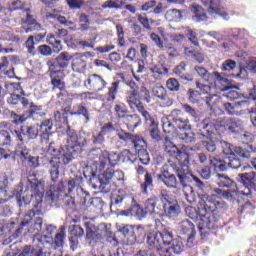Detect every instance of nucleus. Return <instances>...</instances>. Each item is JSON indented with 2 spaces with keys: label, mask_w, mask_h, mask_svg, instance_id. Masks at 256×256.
Segmentation results:
<instances>
[{
  "label": "nucleus",
  "mask_w": 256,
  "mask_h": 256,
  "mask_svg": "<svg viewBox=\"0 0 256 256\" xmlns=\"http://www.w3.org/2000/svg\"><path fill=\"white\" fill-rule=\"evenodd\" d=\"M67 135V148L66 150H57L64 165H69L73 161V155H75V147H83L87 143V140L83 135L77 134L75 130L68 128Z\"/></svg>",
  "instance_id": "nucleus-1"
},
{
  "label": "nucleus",
  "mask_w": 256,
  "mask_h": 256,
  "mask_svg": "<svg viewBox=\"0 0 256 256\" xmlns=\"http://www.w3.org/2000/svg\"><path fill=\"white\" fill-rule=\"evenodd\" d=\"M37 239L39 250L33 249L32 246H25L19 254L14 252L13 256H43L45 249H51L53 247V239L51 237L44 235Z\"/></svg>",
  "instance_id": "nucleus-2"
},
{
  "label": "nucleus",
  "mask_w": 256,
  "mask_h": 256,
  "mask_svg": "<svg viewBox=\"0 0 256 256\" xmlns=\"http://www.w3.org/2000/svg\"><path fill=\"white\" fill-rule=\"evenodd\" d=\"M160 195L166 217H169V219H177L178 215H181V206H179L177 200L172 198L167 190H162Z\"/></svg>",
  "instance_id": "nucleus-3"
},
{
  "label": "nucleus",
  "mask_w": 256,
  "mask_h": 256,
  "mask_svg": "<svg viewBox=\"0 0 256 256\" xmlns=\"http://www.w3.org/2000/svg\"><path fill=\"white\" fill-rule=\"evenodd\" d=\"M135 203V196L125 190H119L117 195L112 199L111 208L119 207L120 209H131Z\"/></svg>",
  "instance_id": "nucleus-4"
},
{
  "label": "nucleus",
  "mask_w": 256,
  "mask_h": 256,
  "mask_svg": "<svg viewBox=\"0 0 256 256\" xmlns=\"http://www.w3.org/2000/svg\"><path fill=\"white\" fill-rule=\"evenodd\" d=\"M237 181L243 183L247 192H241L240 195H244L245 197H251V191H256V174L255 172L238 174Z\"/></svg>",
  "instance_id": "nucleus-5"
},
{
  "label": "nucleus",
  "mask_w": 256,
  "mask_h": 256,
  "mask_svg": "<svg viewBox=\"0 0 256 256\" xmlns=\"http://www.w3.org/2000/svg\"><path fill=\"white\" fill-rule=\"evenodd\" d=\"M201 2L203 5H208V11L212 15H220V17H223L226 21L229 19V14L224 12L225 9H227V5H225L223 0H201Z\"/></svg>",
  "instance_id": "nucleus-6"
},
{
  "label": "nucleus",
  "mask_w": 256,
  "mask_h": 256,
  "mask_svg": "<svg viewBox=\"0 0 256 256\" xmlns=\"http://www.w3.org/2000/svg\"><path fill=\"white\" fill-rule=\"evenodd\" d=\"M84 85L90 91H96V93H99L107 87V82L103 80L101 76L93 74L88 77L84 82Z\"/></svg>",
  "instance_id": "nucleus-7"
},
{
  "label": "nucleus",
  "mask_w": 256,
  "mask_h": 256,
  "mask_svg": "<svg viewBox=\"0 0 256 256\" xmlns=\"http://www.w3.org/2000/svg\"><path fill=\"white\" fill-rule=\"evenodd\" d=\"M73 59V55L69 54V52H62L56 57V64L54 62H49L48 66L51 73H55V69L59 67V69H67L69 67V63Z\"/></svg>",
  "instance_id": "nucleus-8"
},
{
  "label": "nucleus",
  "mask_w": 256,
  "mask_h": 256,
  "mask_svg": "<svg viewBox=\"0 0 256 256\" xmlns=\"http://www.w3.org/2000/svg\"><path fill=\"white\" fill-rule=\"evenodd\" d=\"M196 87L197 89H199V91H201V93H203V95H209L206 97V104L208 105V107H210V109H213V107L219 105L221 99L219 98V96L211 94V86L197 82Z\"/></svg>",
  "instance_id": "nucleus-9"
},
{
  "label": "nucleus",
  "mask_w": 256,
  "mask_h": 256,
  "mask_svg": "<svg viewBox=\"0 0 256 256\" xmlns=\"http://www.w3.org/2000/svg\"><path fill=\"white\" fill-rule=\"evenodd\" d=\"M178 229L182 235H187V233H190V236L187 239V245L188 247H192L193 239H195L196 234L195 225L188 220H183L182 222L178 223Z\"/></svg>",
  "instance_id": "nucleus-10"
},
{
  "label": "nucleus",
  "mask_w": 256,
  "mask_h": 256,
  "mask_svg": "<svg viewBox=\"0 0 256 256\" xmlns=\"http://www.w3.org/2000/svg\"><path fill=\"white\" fill-rule=\"evenodd\" d=\"M222 148L224 155H229V157L233 155H238V157H243V159H249L251 157L249 150L245 151L241 147H233V145L227 142H223Z\"/></svg>",
  "instance_id": "nucleus-11"
},
{
  "label": "nucleus",
  "mask_w": 256,
  "mask_h": 256,
  "mask_svg": "<svg viewBox=\"0 0 256 256\" xmlns=\"http://www.w3.org/2000/svg\"><path fill=\"white\" fill-rule=\"evenodd\" d=\"M118 138L121 141H132L134 143V147H145V140L141 139V137L137 135H131L129 132H125L123 130L118 131L117 133Z\"/></svg>",
  "instance_id": "nucleus-12"
},
{
  "label": "nucleus",
  "mask_w": 256,
  "mask_h": 256,
  "mask_svg": "<svg viewBox=\"0 0 256 256\" xmlns=\"http://www.w3.org/2000/svg\"><path fill=\"white\" fill-rule=\"evenodd\" d=\"M217 185L219 187H226V189H232V193H239V190L236 188L237 184L229 176L225 174H217Z\"/></svg>",
  "instance_id": "nucleus-13"
},
{
  "label": "nucleus",
  "mask_w": 256,
  "mask_h": 256,
  "mask_svg": "<svg viewBox=\"0 0 256 256\" xmlns=\"http://www.w3.org/2000/svg\"><path fill=\"white\" fill-rule=\"evenodd\" d=\"M14 133L19 141H23V135H26L29 139H37V136L39 135V128L36 126H27L22 127L21 132L15 130Z\"/></svg>",
  "instance_id": "nucleus-14"
},
{
  "label": "nucleus",
  "mask_w": 256,
  "mask_h": 256,
  "mask_svg": "<svg viewBox=\"0 0 256 256\" xmlns=\"http://www.w3.org/2000/svg\"><path fill=\"white\" fill-rule=\"evenodd\" d=\"M158 202L159 198L157 197L149 198L144 202V210L147 215H161V209L157 206Z\"/></svg>",
  "instance_id": "nucleus-15"
},
{
  "label": "nucleus",
  "mask_w": 256,
  "mask_h": 256,
  "mask_svg": "<svg viewBox=\"0 0 256 256\" xmlns=\"http://www.w3.org/2000/svg\"><path fill=\"white\" fill-rule=\"evenodd\" d=\"M199 127V135H201L202 137H206V139L207 135H213V133L217 131V126H215V124H213V122H211L209 119L203 120L199 124Z\"/></svg>",
  "instance_id": "nucleus-16"
},
{
  "label": "nucleus",
  "mask_w": 256,
  "mask_h": 256,
  "mask_svg": "<svg viewBox=\"0 0 256 256\" xmlns=\"http://www.w3.org/2000/svg\"><path fill=\"white\" fill-rule=\"evenodd\" d=\"M126 103L129 105L130 109H139V107L143 106L141 98L139 97V92L135 89L128 92L126 96Z\"/></svg>",
  "instance_id": "nucleus-17"
},
{
  "label": "nucleus",
  "mask_w": 256,
  "mask_h": 256,
  "mask_svg": "<svg viewBox=\"0 0 256 256\" xmlns=\"http://www.w3.org/2000/svg\"><path fill=\"white\" fill-rule=\"evenodd\" d=\"M199 209L201 211H205V213H213L215 210V202H213V199L209 197L208 195H201L200 196V202H199Z\"/></svg>",
  "instance_id": "nucleus-18"
},
{
  "label": "nucleus",
  "mask_w": 256,
  "mask_h": 256,
  "mask_svg": "<svg viewBox=\"0 0 256 256\" xmlns=\"http://www.w3.org/2000/svg\"><path fill=\"white\" fill-rule=\"evenodd\" d=\"M71 61H72L71 67L76 73H81V71H85V67H87V64L83 59V54L75 53L74 55H72Z\"/></svg>",
  "instance_id": "nucleus-19"
},
{
  "label": "nucleus",
  "mask_w": 256,
  "mask_h": 256,
  "mask_svg": "<svg viewBox=\"0 0 256 256\" xmlns=\"http://www.w3.org/2000/svg\"><path fill=\"white\" fill-rule=\"evenodd\" d=\"M159 181H162L166 187L169 189L177 188L178 182L177 178L173 174H169V172H163L158 176Z\"/></svg>",
  "instance_id": "nucleus-20"
},
{
  "label": "nucleus",
  "mask_w": 256,
  "mask_h": 256,
  "mask_svg": "<svg viewBox=\"0 0 256 256\" xmlns=\"http://www.w3.org/2000/svg\"><path fill=\"white\" fill-rule=\"evenodd\" d=\"M119 85H121V82L116 81L108 87V92L106 96L103 98V101H105V103H109L117 99V93H119V89H121Z\"/></svg>",
  "instance_id": "nucleus-21"
},
{
  "label": "nucleus",
  "mask_w": 256,
  "mask_h": 256,
  "mask_svg": "<svg viewBox=\"0 0 256 256\" xmlns=\"http://www.w3.org/2000/svg\"><path fill=\"white\" fill-rule=\"evenodd\" d=\"M61 193H63L61 188L50 186V188L46 191L45 201H48V203H55V201H59Z\"/></svg>",
  "instance_id": "nucleus-22"
},
{
  "label": "nucleus",
  "mask_w": 256,
  "mask_h": 256,
  "mask_svg": "<svg viewBox=\"0 0 256 256\" xmlns=\"http://www.w3.org/2000/svg\"><path fill=\"white\" fill-rule=\"evenodd\" d=\"M165 19L168 23H179L183 19V11L178 9H170L165 13Z\"/></svg>",
  "instance_id": "nucleus-23"
},
{
  "label": "nucleus",
  "mask_w": 256,
  "mask_h": 256,
  "mask_svg": "<svg viewBox=\"0 0 256 256\" xmlns=\"http://www.w3.org/2000/svg\"><path fill=\"white\" fill-rule=\"evenodd\" d=\"M89 157L95 163H98L99 165H101V167H103L105 157H107V151H103L100 148H96L90 151Z\"/></svg>",
  "instance_id": "nucleus-24"
},
{
  "label": "nucleus",
  "mask_w": 256,
  "mask_h": 256,
  "mask_svg": "<svg viewBox=\"0 0 256 256\" xmlns=\"http://www.w3.org/2000/svg\"><path fill=\"white\" fill-rule=\"evenodd\" d=\"M123 123L127 125L128 129H135L139 126H141V119L137 117V115H128L126 114L122 118Z\"/></svg>",
  "instance_id": "nucleus-25"
},
{
  "label": "nucleus",
  "mask_w": 256,
  "mask_h": 256,
  "mask_svg": "<svg viewBox=\"0 0 256 256\" xmlns=\"http://www.w3.org/2000/svg\"><path fill=\"white\" fill-rule=\"evenodd\" d=\"M226 126L232 133H239L240 129H243V121L237 118H227L225 120Z\"/></svg>",
  "instance_id": "nucleus-26"
},
{
  "label": "nucleus",
  "mask_w": 256,
  "mask_h": 256,
  "mask_svg": "<svg viewBox=\"0 0 256 256\" xmlns=\"http://www.w3.org/2000/svg\"><path fill=\"white\" fill-rule=\"evenodd\" d=\"M147 243L150 249H157V251H159V249L161 248V245H163L161 242V238L159 236V232L151 233L147 237Z\"/></svg>",
  "instance_id": "nucleus-27"
},
{
  "label": "nucleus",
  "mask_w": 256,
  "mask_h": 256,
  "mask_svg": "<svg viewBox=\"0 0 256 256\" xmlns=\"http://www.w3.org/2000/svg\"><path fill=\"white\" fill-rule=\"evenodd\" d=\"M162 245H171L175 239H173V232L169 228H164L161 232H158Z\"/></svg>",
  "instance_id": "nucleus-28"
},
{
  "label": "nucleus",
  "mask_w": 256,
  "mask_h": 256,
  "mask_svg": "<svg viewBox=\"0 0 256 256\" xmlns=\"http://www.w3.org/2000/svg\"><path fill=\"white\" fill-rule=\"evenodd\" d=\"M119 162H121L120 154H117L115 152L109 154V152H107V156L104 158L102 168H104L106 165H111L112 167H114V165H117Z\"/></svg>",
  "instance_id": "nucleus-29"
},
{
  "label": "nucleus",
  "mask_w": 256,
  "mask_h": 256,
  "mask_svg": "<svg viewBox=\"0 0 256 256\" xmlns=\"http://www.w3.org/2000/svg\"><path fill=\"white\" fill-rule=\"evenodd\" d=\"M146 147H147V143H145V147L143 146L135 147L136 152L138 153L139 161L143 165H149V161H151V159L149 158V153L146 150Z\"/></svg>",
  "instance_id": "nucleus-30"
},
{
  "label": "nucleus",
  "mask_w": 256,
  "mask_h": 256,
  "mask_svg": "<svg viewBox=\"0 0 256 256\" xmlns=\"http://www.w3.org/2000/svg\"><path fill=\"white\" fill-rule=\"evenodd\" d=\"M152 93L154 97H157V99H160L161 101H167V99H169L167 96V90L161 84H156L152 88Z\"/></svg>",
  "instance_id": "nucleus-31"
},
{
  "label": "nucleus",
  "mask_w": 256,
  "mask_h": 256,
  "mask_svg": "<svg viewBox=\"0 0 256 256\" xmlns=\"http://www.w3.org/2000/svg\"><path fill=\"white\" fill-rule=\"evenodd\" d=\"M29 114L33 119H43L47 115L43 112V106H37L33 103L30 104Z\"/></svg>",
  "instance_id": "nucleus-32"
},
{
  "label": "nucleus",
  "mask_w": 256,
  "mask_h": 256,
  "mask_svg": "<svg viewBox=\"0 0 256 256\" xmlns=\"http://www.w3.org/2000/svg\"><path fill=\"white\" fill-rule=\"evenodd\" d=\"M191 11L194 12V21L199 22V21H206L207 20V14L203 12V9L201 6L194 4L190 6Z\"/></svg>",
  "instance_id": "nucleus-33"
},
{
  "label": "nucleus",
  "mask_w": 256,
  "mask_h": 256,
  "mask_svg": "<svg viewBox=\"0 0 256 256\" xmlns=\"http://www.w3.org/2000/svg\"><path fill=\"white\" fill-rule=\"evenodd\" d=\"M161 123L164 133H167L168 135L175 137V126L171 124V121H169V118H167V116L162 117Z\"/></svg>",
  "instance_id": "nucleus-34"
},
{
  "label": "nucleus",
  "mask_w": 256,
  "mask_h": 256,
  "mask_svg": "<svg viewBox=\"0 0 256 256\" xmlns=\"http://www.w3.org/2000/svg\"><path fill=\"white\" fill-rule=\"evenodd\" d=\"M114 113L118 119H122L129 113V109H127V105L123 102H118L114 105Z\"/></svg>",
  "instance_id": "nucleus-35"
},
{
  "label": "nucleus",
  "mask_w": 256,
  "mask_h": 256,
  "mask_svg": "<svg viewBox=\"0 0 256 256\" xmlns=\"http://www.w3.org/2000/svg\"><path fill=\"white\" fill-rule=\"evenodd\" d=\"M210 164H212L213 167H216V169H219V171H227V169H229L227 158L225 160H221L215 157H211Z\"/></svg>",
  "instance_id": "nucleus-36"
},
{
  "label": "nucleus",
  "mask_w": 256,
  "mask_h": 256,
  "mask_svg": "<svg viewBox=\"0 0 256 256\" xmlns=\"http://www.w3.org/2000/svg\"><path fill=\"white\" fill-rule=\"evenodd\" d=\"M164 149H165L166 153L168 155H170L171 157H175L176 154L179 152V148H177V146L175 144H173V142H171V140H169V138L165 139Z\"/></svg>",
  "instance_id": "nucleus-37"
},
{
  "label": "nucleus",
  "mask_w": 256,
  "mask_h": 256,
  "mask_svg": "<svg viewBox=\"0 0 256 256\" xmlns=\"http://www.w3.org/2000/svg\"><path fill=\"white\" fill-rule=\"evenodd\" d=\"M22 193H23V185L20 184L17 186V188L13 192V197H16L19 207H23V203L24 205H29V202L25 200V196H21Z\"/></svg>",
  "instance_id": "nucleus-38"
},
{
  "label": "nucleus",
  "mask_w": 256,
  "mask_h": 256,
  "mask_svg": "<svg viewBox=\"0 0 256 256\" xmlns=\"http://www.w3.org/2000/svg\"><path fill=\"white\" fill-rule=\"evenodd\" d=\"M30 183L33 190L36 192V195H38V197H43V193H45V180H35Z\"/></svg>",
  "instance_id": "nucleus-39"
},
{
  "label": "nucleus",
  "mask_w": 256,
  "mask_h": 256,
  "mask_svg": "<svg viewBox=\"0 0 256 256\" xmlns=\"http://www.w3.org/2000/svg\"><path fill=\"white\" fill-rule=\"evenodd\" d=\"M129 211H133L134 215L138 217V219H144V217H147V212L145 210V206L141 208L139 204L135 201L133 205L130 207Z\"/></svg>",
  "instance_id": "nucleus-40"
},
{
  "label": "nucleus",
  "mask_w": 256,
  "mask_h": 256,
  "mask_svg": "<svg viewBox=\"0 0 256 256\" xmlns=\"http://www.w3.org/2000/svg\"><path fill=\"white\" fill-rule=\"evenodd\" d=\"M51 169L50 175L52 181H57L59 179V160L55 158L54 160L50 161Z\"/></svg>",
  "instance_id": "nucleus-41"
},
{
  "label": "nucleus",
  "mask_w": 256,
  "mask_h": 256,
  "mask_svg": "<svg viewBox=\"0 0 256 256\" xmlns=\"http://www.w3.org/2000/svg\"><path fill=\"white\" fill-rule=\"evenodd\" d=\"M171 243H172V246L170 249L176 255H179V253H181V251L185 249V245H183V239L181 238H175Z\"/></svg>",
  "instance_id": "nucleus-42"
},
{
  "label": "nucleus",
  "mask_w": 256,
  "mask_h": 256,
  "mask_svg": "<svg viewBox=\"0 0 256 256\" xmlns=\"http://www.w3.org/2000/svg\"><path fill=\"white\" fill-rule=\"evenodd\" d=\"M65 237H66L65 228L61 226L59 229V232L56 234L54 238V243L56 247H63L65 243Z\"/></svg>",
  "instance_id": "nucleus-43"
},
{
  "label": "nucleus",
  "mask_w": 256,
  "mask_h": 256,
  "mask_svg": "<svg viewBox=\"0 0 256 256\" xmlns=\"http://www.w3.org/2000/svg\"><path fill=\"white\" fill-rule=\"evenodd\" d=\"M217 143V140H213V138H207V140L202 142V145L209 153H215V151H217Z\"/></svg>",
  "instance_id": "nucleus-44"
},
{
  "label": "nucleus",
  "mask_w": 256,
  "mask_h": 256,
  "mask_svg": "<svg viewBox=\"0 0 256 256\" xmlns=\"http://www.w3.org/2000/svg\"><path fill=\"white\" fill-rule=\"evenodd\" d=\"M179 165H182V167H187L189 165V154L185 153V152H181V150H178L176 156H174Z\"/></svg>",
  "instance_id": "nucleus-45"
},
{
  "label": "nucleus",
  "mask_w": 256,
  "mask_h": 256,
  "mask_svg": "<svg viewBox=\"0 0 256 256\" xmlns=\"http://www.w3.org/2000/svg\"><path fill=\"white\" fill-rule=\"evenodd\" d=\"M150 136L154 141H161V131H159V124L157 122L150 124Z\"/></svg>",
  "instance_id": "nucleus-46"
},
{
  "label": "nucleus",
  "mask_w": 256,
  "mask_h": 256,
  "mask_svg": "<svg viewBox=\"0 0 256 256\" xmlns=\"http://www.w3.org/2000/svg\"><path fill=\"white\" fill-rule=\"evenodd\" d=\"M151 187H153V177L151 176V174L146 173L145 181L143 184H141V192L144 195H147V189H151Z\"/></svg>",
  "instance_id": "nucleus-47"
},
{
  "label": "nucleus",
  "mask_w": 256,
  "mask_h": 256,
  "mask_svg": "<svg viewBox=\"0 0 256 256\" xmlns=\"http://www.w3.org/2000/svg\"><path fill=\"white\" fill-rule=\"evenodd\" d=\"M137 111L141 113L142 117L145 119L148 125H153L154 123H157V121H155V119L151 117V114H149V112L145 109V107H143V105L138 106Z\"/></svg>",
  "instance_id": "nucleus-48"
},
{
  "label": "nucleus",
  "mask_w": 256,
  "mask_h": 256,
  "mask_svg": "<svg viewBox=\"0 0 256 256\" xmlns=\"http://www.w3.org/2000/svg\"><path fill=\"white\" fill-rule=\"evenodd\" d=\"M0 145L2 147L11 145V134L7 130L0 131Z\"/></svg>",
  "instance_id": "nucleus-49"
},
{
  "label": "nucleus",
  "mask_w": 256,
  "mask_h": 256,
  "mask_svg": "<svg viewBox=\"0 0 256 256\" xmlns=\"http://www.w3.org/2000/svg\"><path fill=\"white\" fill-rule=\"evenodd\" d=\"M194 71H196L197 75L201 77V79H203L204 81H209V77H211V74L203 66H195Z\"/></svg>",
  "instance_id": "nucleus-50"
},
{
  "label": "nucleus",
  "mask_w": 256,
  "mask_h": 256,
  "mask_svg": "<svg viewBox=\"0 0 256 256\" xmlns=\"http://www.w3.org/2000/svg\"><path fill=\"white\" fill-rule=\"evenodd\" d=\"M136 17L139 23L142 25V27H144V29H147V31H151V23H153V20L141 14L136 15Z\"/></svg>",
  "instance_id": "nucleus-51"
},
{
  "label": "nucleus",
  "mask_w": 256,
  "mask_h": 256,
  "mask_svg": "<svg viewBox=\"0 0 256 256\" xmlns=\"http://www.w3.org/2000/svg\"><path fill=\"white\" fill-rule=\"evenodd\" d=\"M123 5L119 0H107L103 3L102 9H121Z\"/></svg>",
  "instance_id": "nucleus-52"
},
{
  "label": "nucleus",
  "mask_w": 256,
  "mask_h": 256,
  "mask_svg": "<svg viewBox=\"0 0 256 256\" xmlns=\"http://www.w3.org/2000/svg\"><path fill=\"white\" fill-rule=\"evenodd\" d=\"M167 89L172 92L179 91L181 85L179 84V81L175 78H169L166 82Z\"/></svg>",
  "instance_id": "nucleus-53"
},
{
  "label": "nucleus",
  "mask_w": 256,
  "mask_h": 256,
  "mask_svg": "<svg viewBox=\"0 0 256 256\" xmlns=\"http://www.w3.org/2000/svg\"><path fill=\"white\" fill-rule=\"evenodd\" d=\"M175 125L181 131H189V130H191V124L189 123V120H183L182 118L176 119Z\"/></svg>",
  "instance_id": "nucleus-54"
},
{
  "label": "nucleus",
  "mask_w": 256,
  "mask_h": 256,
  "mask_svg": "<svg viewBox=\"0 0 256 256\" xmlns=\"http://www.w3.org/2000/svg\"><path fill=\"white\" fill-rule=\"evenodd\" d=\"M237 155H232L227 158L228 161V167L230 169H239L241 167V161L236 158Z\"/></svg>",
  "instance_id": "nucleus-55"
},
{
  "label": "nucleus",
  "mask_w": 256,
  "mask_h": 256,
  "mask_svg": "<svg viewBox=\"0 0 256 256\" xmlns=\"http://www.w3.org/2000/svg\"><path fill=\"white\" fill-rule=\"evenodd\" d=\"M200 98H201V92L193 89L188 90V99L190 103H199Z\"/></svg>",
  "instance_id": "nucleus-56"
},
{
  "label": "nucleus",
  "mask_w": 256,
  "mask_h": 256,
  "mask_svg": "<svg viewBox=\"0 0 256 256\" xmlns=\"http://www.w3.org/2000/svg\"><path fill=\"white\" fill-rule=\"evenodd\" d=\"M185 213H186L187 217H189L193 221L197 220L199 217V211H197V208H195L193 206L186 207Z\"/></svg>",
  "instance_id": "nucleus-57"
},
{
  "label": "nucleus",
  "mask_w": 256,
  "mask_h": 256,
  "mask_svg": "<svg viewBox=\"0 0 256 256\" xmlns=\"http://www.w3.org/2000/svg\"><path fill=\"white\" fill-rule=\"evenodd\" d=\"M133 153H131L130 150H123L121 153H120V161L122 163H126V162H129L130 163H133Z\"/></svg>",
  "instance_id": "nucleus-58"
},
{
  "label": "nucleus",
  "mask_w": 256,
  "mask_h": 256,
  "mask_svg": "<svg viewBox=\"0 0 256 256\" xmlns=\"http://www.w3.org/2000/svg\"><path fill=\"white\" fill-rule=\"evenodd\" d=\"M226 93H224V97L226 99H229V101H235L236 99H239V92L237 90L232 88H226Z\"/></svg>",
  "instance_id": "nucleus-59"
},
{
  "label": "nucleus",
  "mask_w": 256,
  "mask_h": 256,
  "mask_svg": "<svg viewBox=\"0 0 256 256\" xmlns=\"http://www.w3.org/2000/svg\"><path fill=\"white\" fill-rule=\"evenodd\" d=\"M179 139H181L182 143H195V134L193 133H181L179 135Z\"/></svg>",
  "instance_id": "nucleus-60"
},
{
  "label": "nucleus",
  "mask_w": 256,
  "mask_h": 256,
  "mask_svg": "<svg viewBox=\"0 0 256 256\" xmlns=\"http://www.w3.org/2000/svg\"><path fill=\"white\" fill-rule=\"evenodd\" d=\"M237 67V62L228 59L222 63V71H233Z\"/></svg>",
  "instance_id": "nucleus-61"
},
{
  "label": "nucleus",
  "mask_w": 256,
  "mask_h": 256,
  "mask_svg": "<svg viewBox=\"0 0 256 256\" xmlns=\"http://www.w3.org/2000/svg\"><path fill=\"white\" fill-rule=\"evenodd\" d=\"M8 90L15 95H23V89L21 88V84L19 83H12L8 85Z\"/></svg>",
  "instance_id": "nucleus-62"
},
{
  "label": "nucleus",
  "mask_w": 256,
  "mask_h": 256,
  "mask_svg": "<svg viewBox=\"0 0 256 256\" xmlns=\"http://www.w3.org/2000/svg\"><path fill=\"white\" fill-rule=\"evenodd\" d=\"M9 7L11 11L23 9V7H25V0H12Z\"/></svg>",
  "instance_id": "nucleus-63"
},
{
  "label": "nucleus",
  "mask_w": 256,
  "mask_h": 256,
  "mask_svg": "<svg viewBox=\"0 0 256 256\" xmlns=\"http://www.w3.org/2000/svg\"><path fill=\"white\" fill-rule=\"evenodd\" d=\"M41 213L40 211L30 210L24 218V221L22 222V227H26V225H29V221L35 217V215H39Z\"/></svg>",
  "instance_id": "nucleus-64"
}]
</instances>
